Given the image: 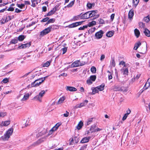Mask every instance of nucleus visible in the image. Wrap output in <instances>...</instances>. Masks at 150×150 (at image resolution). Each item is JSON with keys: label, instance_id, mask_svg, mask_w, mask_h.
<instances>
[{"label": "nucleus", "instance_id": "obj_1", "mask_svg": "<svg viewBox=\"0 0 150 150\" xmlns=\"http://www.w3.org/2000/svg\"><path fill=\"white\" fill-rule=\"evenodd\" d=\"M13 131V129L12 128H11L8 129L4 136H2V138L3 140L4 141L8 140L12 135Z\"/></svg>", "mask_w": 150, "mask_h": 150}, {"label": "nucleus", "instance_id": "obj_2", "mask_svg": "<svg viewBox=\"0 0 150 150\" xmlns=\"http://www.w3.org/2000/svg\"><path fill=\"white\" fill-rule=\"evenodd\" d=\"M85 64V62H81L80 60H77L73 62L71 65V67H74L83 65Z\"/></svg>", "mask_w": 150, "mask_h": 150}, {"label": "nucleus", "instance_id": "obj_3", "mask_svg": "<svg viewBox=\"0 0 150 150\" xmlns=\"http://www.w3.org/2000/svg\"><path fill=\"white\" fill-rule=\"evenodd\" d=\"M45 92L44 90L41 91L39 93L38 95L35 96L34 98L36 99L37 100L41 102L42 101V98L44 96Z\"/></svg>", "mask_w": 150, "mask_h": 150}, {"label": "nucleus", "instance_id": "obj_4", "mask_svg": "<svg viewBox=\"0 0 150 150\" xmlns=\"http://www.w3.org/2000/svg\"><path fill=\"white\" fill-rule=\"evenodd\" d=\"M44 81V79H43L41 81L40 79H36L34 82L32 83L31 84V86L32 87H36L38 86Z\"/></svg>", "mask_w": 150, "mask_h": 150}, {"label": "nucleus", "instance_id": "obj_5", "mask_svg": "<svg viewBox=\"0 0 150 150\" xmlns=\"http://www.w3.org/2000/svg\"><path fill=\"white\" fill-rule=\"evenodd\" d=\"M52 28V26L45 28L44 30L40 32V35L41 36H43L48 34L50 32Z\"/></svg>", "mask_w": 150, "mask_h": 150}, {"label": "nucleus", "instance_id": "obj_6", "mask_svg": "<svg viewBox=\"0 0 150 150\" xmlns=\"http://www.w3.org/2000/svg\"><path fill=\"white\" fill-rule=\"evenodd\" d=\"M30 120L29 118L24 119L22 122V127H26L30 125Z\"/></svg>", "mask_w": 150, "mask_h": 150}, {"label": "nucleus", "instance_id": "obj_7", "mask_svg": "<svg viewBox=\"0 0 150 150\" xmlns=\"http://www.w3.org/2000/svg\"><path fill=\"white\" fill-rule=\"evenodd\" d=\"M14 17V16L13 15L12 16H6L5 19H2L1 20V23L2 24H4L6 23H7L8 21L11 20L12 18H13Z\"/></svg>", "mask_w": 150, "mask_h": 150}, {"label": "nucleus", "instance_id": "obj_8", "mask_svg": "<svg viewBox=\"0 0 150 150\" xmlns=\"http://www.w3.org/2000/svg\"><path fill=\"white\" fill-rule=\"evenodd\" d=\"M103 34V31L102 30H100L96 33L95 38L97 39H100L102 37Z\"/></svg>", "mask_w": 150, "mask_h": 150}, {"label": "nucleus", "instance_id": "obj_9", "mask_svg": "<svg viewBox=\"0 0 150 150\" xmlns=\"http://www.w3.org/2000/svg\"><path fill=\"white\" fill-rule=\"evenodd\" d=\"M83 21L76 22L72 23L68 26L69 28H73L81 25L83 23Z\"/></svg>", "mask_w": 150, "mask_h": 150}, {"label": "nucleus", "instance_id": "obj_10", "mask_svg": "<svg viewBox=\"0 0 150 150\" xmlns=\"http://www.w3.org/2000/svg\"><path fill=\"white\" fill-rule=\"evenodd\" d=\"M58 7V6H56L52 10L47 14V16H50L54 13L57 10V8Z\"/></svg>", "mask_w": 150, "mask_h": 150}, {"label": "nucleus", "instance_id": "obj_11", "mask_svg": "<svg viewBox=\"0 0 150 150\" xmlns=\"http://www.w3.org/2000/svg\"><path fill=\"white\" fill-rule=\"evenodd\" d=\"M149 87H150V78L148 79L146 82L143 88L142 89V90L141 91V93L143 92L144 90H146Z\"/></svg>", "mask_w": 150, "mask_h": 150}, {"label": "nucleus", "instance_id": "obj_12", "mask_svg": "<svg viewBox=\"0 0 150 150\" xmlns=\"http://www.w3.org/2000/svg\"><path fill=\"white\" fill-rule=\"evenodd\" d=\"M88 102V101L87 100H85L83 102L76 105L75 107V108H77L84 106L87 104Z\"/></svg>", "mask_w": 150, "mask_h": 150}, {"label": "nucleus", "instance_id": "obj_13", "mask_svg": "<svg viewBox=\"0 0 150 150\" xmlns=\"http://www.w3.org/2000/svg\"><path fill=\"white\" fill-rule=\"evenodd\" d=\"M142 45V49L143 51L141 54H144L146 52L147 49V43L145 42H141V45Z\"/></svg>", "mask_w": 150, "mask_h": 150}, {"label": "nucleus", "instance_id": "obj_14", "mask_svg": "<svg viewBox=\"0 0 150 150\" xmlns=\"http://www.w3.org/2000/svg\"><path fill=\"white\" fill-rule=\"evenodd\" d=\"M91 14H90L89 12H88L81 16V18L83 19H87L90 17Z\"/></svg>", "mask_w": 150, "mask_h": 150}, {"label": "nucleus", "instance_id": "obj_15", "mask_svg": "<svg viewBox=\"0 0 150 150\" xmlns=\"http://www.w3.org/2000/svg\"><path fill=\"white\" fill-rule=\"evenodd\" d=\"M115 89H116V91H120L124 92H126L127 91L126 88H125L124 87H120L117 86H115Z\"/></svg>", "mask_w": 150, "mask_h": 150}, {"label": "nucleus", "instance_id": "obj_16", "mask_svg": "<svg viewBox=\"0 0 150 150\" xmlns=\"http://www.w3.org/2000/svg\"><path fill=\"white\" fill-rule=\"evenodd\" d=\"M10 121L9 120L2 121L0 123V126H7L10 124Z\"/></svg>", "mask_w": 150, "mask_h": 150}, {"label": "nucleus", "instance_id": "obj_17", "mask_svg": "<svg viewBox=\"0 0 150 150\" xmlns=\"http://www.w3.org/2000/svg\"><path fill=\"white\" fill-rule=\"evenodd\" d=\"M31 43V42H29L25 44H22L21 45L19 46L18 48L19 49H24L29 47L30 46Z\"/></svg>", "mask_w": 150, "mask_h": 150}, {"label": "nucleus", "instance_id": "obj_18", "mask_svg": "<svg viewBox=\"0 0 150 150\" xmlns=\"http://www.w3.org/2000/svg\"><path fill=\"white\" fill-rule=\"evenodd\" d=\"M71 139V140L69 143L70 145L73 144V143L74 142L75 143H77L79 141V138L76 137H74V138H72Z\"/></svg>", "mask_w": 150, "mask_h": 150}, {"label": "nucleus", "instance_id": "obj_19", "mask_svg": "<svg viewBox=\"0 0 150 150\" xmlns=\"http://www.w3.org/2000/svg\"><path fill=\"white\" fill-rule=\"evenodd\" d=\"M66 90L70 91H77V89L75 87L69 86L66 87Z\"/></svg>", "mask_w": 150, "mask_h": 150}, {"label": "nucleus", "instance_id": "obj_20", "mask_svg": "<svg viewBox=\"0 0 150 150\" xmlns=\"http://www.w3.org/2000/svg\"><path fill=\"white\" fill-rule=\"evenodd\" d=\"M144 101L147 111L148 110V109L149 110H150V102L146 101L144 100Z\"/></svg>", "mask_w": 150, "mask_h": 150}, {"label": "nucleus", "instance_id": "obj_21", "mask_svg": "<svg viewBox=\"0 0 150 150\" xmlns=\"http://www.w3.org/2000/svg\"><path fill=\"white\" fill-rule=\"evenodd\" d=\"M143 33L145 36L148 37H150V31L147 28H144Z\"/></svg>", "mask_w": 150, "mask_h": 150}, {"label": "nucleus", "instance_id": "obj_22", "mask_svg": "<svg viewBox=\"0 0 150 150\" xmlns=\"http://www.w3.org/2000/svg\"><path fill=\"white\" fill-rule=\"evenodd\" d=\"M65 99V97H62L59 99L58 101L56 103L57 104L59 105L62 103Z\"/></svg>", "mask_w": 150, "mask_h": 150}, {"label": "nucleus", "instance_id": "obj_23", "mask_svg": "<svg viewBox=\"0 0 150 150\" xmlns=\"http://www.w3.org/2000/svg\"><path fill=\"white\" fill-rule=\"evenodd\" d=\"M121 71L123 72V74L124 75H128V70L127 68H124L123 67L121 69Z\"/></svg>", "mask_w": 150, "mask_h": 150}, {"label": "nucleus", "instance_id": "obj_24", "mask_svg": "<svg viewBox=\"0 0 150 150\" xmlns=\"http://www.w3.org/2000/svg\"><path fill=\"white\" fill-rule=\"evenodd\" d=\"M83 126V122L82 121H81L78 124L77 126L76 127V128L77 129L79 130Z\"/></svg>", "mask_w": 150, "mask_h": 150}, {"label": "nucleus", "instance_id": "obj_25", "mask_svg": "<svg viewBox=\"0 0 150 150\" xmlns=\"http://www.w3.org/2000/svg\"><path fill=\"white\" fill-rule=\"evenodd\" d=\"M90 138V137H89L83 138L81 140V142L82 143H84L86 142H87L89 141V139Z\"/></svg>", "mask_w": 150, "mask_h": 150}, {"label": "nucleus", "instance_id": "obj_26", "mask_svg": "<svg viewBox=\"0 0 150 150\" xmlns=\"http://www.w3.org/2000/svg\"><path fill=\"white\" fill-rule=\"evenodd\" d=\"M134 33L137 38H138L140 34V32L139 30L137 28L135 29L134 30Z\"/></svg>", "mask_w": 150, "mask_h": 150}, {"label": "nucleus", "instance_id": "obj_27", "mask_svg": "<svg viewBox=\"0 0 150 150\" xmlns=\"http://www.w3.org/2000/svg\"><path fill=\"white\" fill-rule=\"evenodd\" d=\"M134 15V12L133 10H131L129 11L128 15V17L129 19H131L132 18L133 16Z\"/></svg>", "mask_w": 150, "mask_h": 150}, {"label": "nucleus", "instance_id": "obj_28", "mask_svg": "<svg viewBox=\"0 0 150 150\" xmlns=\"http://www.w3.org/2000/svg\"><path fill=\"white\" fill-rule=\"evenodd\" d=\"M85 38L84 36H83L82 37H79L78 38V41H76V42H78V41L79 42H84L85 41L84 40Z\"/></svg>", "mask_w": 150, "mask_h": 150}, {"label": "nucleus", "instance_id": "obj_29", "mask_svg": "<svg viewBox=\"0 0 150 150\" xmlns=\"http://www.w3.org/2000/svg\"><path fill=\"white\" fill-rule=\"evenodd\" d=\"M140 45H141V42L140 41H139L135 44L133 49L135 50H137Z\"/></svg>", "mask_w": 150, "mask_h": 150}, {"label": "nucleus", "instance_id": "obj_30", "mask_svg": "<svg viewBox=\"0 0 150 150\" xmlns=\"http://www.w3.org/2000/svg\"><path fill=\"white\" fill-rule=\"evenodd\" d=\"M96 125L94 124L93 125L91 126L90 128V130L91 131V133L95 132L96 131Z\"/></svg>", "mask_w": 150, "mask_h": 150}, {"label": "nucleus", "instance_id": "obj_31", "mask_svg": "<svg viewBox=\"0 0 150 150\" xmlns=\"http://www.w3.org/2000/svg\"><path fill=\"white\" fill-rule=\"evenodd\" d=\"M114 32V31H109L106 33V36L108 37H111L113 35Z\"/></svg>", "mask_w": 150, "mask_h": 150}, {"label": "nucleus", "instance_id": "obj_32", "mask_svg": "<svg viewBox=\"0 0 150 150\" xmlns=\"http://www.w3.org/2000/svg\"><path fill=\"white\" fill-rule=\"evenodd\" d=\"M105 86V84L104 83H103L101 85L97 86V87L98 88V90L99 91H101L104 90Z\"/></svg>", "mask_w": 150, "mask_h": 150}, {"label": "nucleus", "instance_id": "obj_33", "mask_svg": "<svg viewBox=\"0 0 150 150\" xmlns=\"http://www.w3.org/2000/svg\"><path fill=\"white\" fill-rule=\"evenodd\" d=\"M29 97V94L27 93L25 95L23 98L21 99V101H23L26 100Z\"/></svg>", "mask_w": 150, "mask_h": 150}, {"label": "nucleus", "instance_id": "obj_34", "mask_svg": "<svg viewBox=\"0 0 150 150\" xmlns=\"http://www.w3.org/2000/svg\"><path fill=\"white\" fill-rule=\"evenodd\" d=\"M99 91L97 87H95L93 90L91 94L94 95L95 93H98Z\"/></svg>", "mask_w": 150, "mask_h": 150}, {"label": "nucleus", "instance_id": "obj_35", "mask_svg": "<svg viewBox=\"0 0 150 150\" xmlns=\"http://www.w3.org/2000/svg\"><path fill=\"white\" fill-rule=\"evenodd\" d=\"M25 38V36L23 35H21L18 37V40L19 41H23L24 39Z\"/></svg>", "mask_w": 150, "mask_h": 150}, {"label": "nucleus", "instance_id": "obj_36", "mask_svg": "<svg viewBox=\"0 0 150 150\" xmlns=\"http://www.w3.org/2000/svg\"><path fill=\"white\" fill-rule=\"evenodd\" d=\"M7 115V113L5 112H0V118H4Z\"/></svg>", "mask_w": 150, "mask_h": 150}, {"label": "nucleus", "instance_id": "obj_37", "mask_svg": "<svg viewBox=\"0 0 150 150\" xmlns=\"http://www.w3.org/2000/svg\"><path fill=\"white\" fill-rule=\"evenodd\" d=\"M74 1H73L71 2H70L69 4L67 5V6H65L64 8H70L74 4Z\"/></svg>", "mask_w": 150, "mask_h": 150}, {"label": "nucleus", "instance_id": "obj_38", "mask_svg": "<svg viewBox=\"0 0 150 150\" xmlns=\"http://www.w3.org/2000/svg\"><path fill=\"white\" fill-rule=\"evenodd\" d=\"M96 24V22L95 21H92L91 22L89 23L87 25H88V27L89 26L90 27L95 25Z\"/></svg>", "mask_w": 150, "mask_h": 150}, {"label": "nucleus", "instance_id": "obj_39", "mask_svg": "<svg viewBox=\"0 0 150 150\" xmlns=\"http://www.w3.org/2000/svg\"><path fill=\"white\" fill-rule=\"evenodd\" d=\"M143 20L145 22L148 23L150 21V15L144 17Z\"/></svg>", "mask_w": 150, "mask_h": 150}, {"label": "nucleus", "instance_id": "obj_40", "mask_svg": "<svg viewBox=\"0 0 150 150\" xmlns=\"http://www.w3.org/2000/svg\"><path fill=\"white\" fill-rule=\"evenodd\" d=\"M43 140L42 139H40L37 141V142L35 143L34 144V146H35L40 144L42 142Z\"/></svg>", "mask_w": 150, "mask_h": 150}, {"label": "nucleus", "instance_id": "obj_41", "mask_svg": "<svg viewBox=\"0 0 150 150\" xmlns=\"http://www.w3.org/2000/svg\"><path fill=\"white\" fill-rule=\"evenodd\" d=\"M97 13L96 11H91V12H89V13L91 14L90 17H91L93 16H95L96 15Z\"/></svg>", "mask_w": 150, "mask_h": 150}, {"label": "nucleus", "instance_id": "obj_42", "mask_svg": "<svg viewBox=\"0 0 150 150\" xmlns=\"http://www.w3.org/2000/svg\"><path fill=\"white\" fill-rule=\"evenodd\" d=\"M55 19L54 18H51L48 20L47 23L45 24V25H48L50 23H53L54 22Z\"/></svg>", "mask_w": 150, "mask_h": 150}, {"label": "nucleus", "instance_id": "obj_43", "mask_svg": "<svg viewBox=\"0 0 150 150\" xmlns=\"http://www.w3.org/2000/svg\"><path fill=\"white\" fill-rule=\"evenodd\" d=\"M93 119V117L88 119L87 120L86 122L87 125H88L89 124H90L92 122Z\"/></svg>", "mask_w": 150, "mask_h": 150}, {"label": "nucleus", "instance_id": "obj_44", "mask_svg": "<svg viewBox=\"0 0 150 150\" xmlns=\"http://www.w3.org/2000/svg\"><path fill=\"white\" fill-rule=\"evenodd\" d=\"M58 128V127H57V125H56V124L55 125L53 128H52V129L50 131V132H54Z\"/></svg>", "mask_w": 150, "mask_h": 150}, {"label": "nucleus", "instance_id": "obj_45", "mask_svg": "<svg viewBox=\"0 0 150 150\" xmlns=\"http://www.w3.org/2000/svg\"><path fill=\"white\" fill-rule=\"evenodd\" d=\"M96 76L95 75L91 76L90 77V79L93 81H95L96 79Z\"/></svg>", "mask_w": 150, "mask_h": 150}, {"label": "nucleus", "instance_id": "obj_46", "mask_svg": "<svg viewBox=\"0 0 150 150\" xmlns=\"http://www.w3.org/2000/svg\"><path fill=\"white\" fill-rule=\"evenodd\" d=\"M18 42V39L16 38L13 39L10 42V43L16 44Z\"/></svg>", "mask_w": 150, "mask_h": 150}, {"label": "nucleus", "instance_id": "obj_47", "mask_svg": "<svg viewBox=\"0 0 150 150\" xmlns=\"http://www.w3.org/2000/svg\"><path fill=\"white\" fill-rule=\"evenodd\" d=\"M79 16L80 15L74 16L72 19V20L73 21H75L79 20Z\"/></svg>", "mask_w": 150, "mask_h": 150}, {"label": "nucleus", "instance_id": "obj_48", "mask_svg": "<svg viewBox=\"0 0 150 150\" xmlns=\"http://www.w3.org/2000/svg\"><path fill=\"white\" fill-rule=\"evenodd\" d=\"M50 63L49 62L47 61L43 64L42 66L43 67H48L50 65Z\"/></svg>", "mask_w": 150, "mask_h": 150}, {"label": "nucleus", "instance_id": "obj_49", "mask_svg": "<svg viewBox=\"0 0 150 150\" xmlns=\"http://www.w3.org/2000/svg\"><path fill=\"white\" fill-rule=\"evenodd\" d=\"M139 2V0H133V4L136 6L138 4Z\"/></svg>", "mask_w": 150, "mask_h": 150}, {"label": "nucleus", "instance_id": "obj_50", "mask_svg": "<svg viewBox=\"0 0 150 150\" xmlns=\"http://www.w3.org/2000/svg\"><path fill=\"white\" fill-rule=\"evenodd\" d=\"M96 69L94 67H92L91 68V71L93 73L96 72Z\"/></svg>", "mask_w": 150, "mask_h": 150}, {"label": "nucleus", "instance_id": "obj_51", "mask_svg": "<svg viewBox=\"0 0 150 150\" xmlns=\"http://www.w3.org/2000/svg\"><path fill=\"white\" fill-rule=\"evenodd\" d=\"M8 82V79L7 78H5L2 81V82L6 83Z\"/></svg>", "mask_w": 150, "mask_h": 150}, {"label": "nucleus", "instance_id": "obj_52", "mask_svg": "<svg viewBox=\"0 0 150 150\" xmlns=\"http://www.w3.org/2000/svg\"><path fill=\"white\" fill-rule=\"evenodd\" d=\"M111 64L112 66L113 67H115V60L113 59H112L111 62Z\"/></svg>", "mask_w": 150, "mask_h": 150}, {"label": "nucleus", "instance_id": "obj_53", "mask_svg": "<svg viewBox=\"0 0 150 150\" xmlns=\"http://www.w3.org/2000/svg\"><path fill=\"white\" fill-rule=\"evenodd\" d=\"M107 72L109 73V74L108 76V78L109 80L111 79H112V74L109 71H107Z\"/></svg>", "mask_w": 150, "mask_h": 150}, {"label": "nucleus", "instance_id": "obj_54", "mask_svg": "<svg viewBox=\"0 0 150 150\" xmlns=\"http://www.w3.org/2000/svg\"><path fill=\"white\" fill-rule=\"evenodd\" d=\"M88 27V25H83L82 27H80L79 28V30H83L85 28H87Z\"/></svg>", "mask_w": 150, "mask_h": 150}, {"label": "nucleus", "instance_id": "obj_55", "mask_svg": "<svg viewBox=\"0 0 150 150\" xmlns=\"http://www.w3.org/2000/svg\"><path fill=\"white\" fill-rule=\"evenodd\" d=\"M98 21L99 24H103L104 23V20L101 19H99Z\"/></svg>", "mask_w": 150, "mask_h": 150}, {"label": "nucleus", "instance_id": "obj_56", "mask_svg": "<svg viewBox=\"0 0 150 150\" xmlns=\"http://www.w3.org/2000/svg\"><path fill=\"white\" fill-rule=\"evenodd\" d=\"M17 5L18 7L21 9L25 6V5L23 4H17Z\"/></svg>", "mask_w": 150, "mask_h": 150}, {"label": "nucleus", "instance_id": "obj_57", "mask_svg": "<svg viewBox=\"0 0 150 150\" xmlns=\"http://www.w3.org/2000/svg\"><path fill=\"white\" fill-rule=\"evenodd\" d=\"M119 65H123L124 67H125L126 66L125 62L124 61H121L120 62V63L119 64Z\"/></svg>", "mask_w": 150, "mask_h": 150}, {"label": "nucleus", "instance_id": "obj_58", "mask_svg": "<svg viewBox=\"0 0 150 150\" xmlns=\"http://www.w3.org/2000/svg\"><path fill=\"white\" fill-rule=\"evenodd\" d=\"M49 19V18L48 17H46L45 18L42 19V20H41V22H45L47 21H48Z\"/></svg>", "mask_w": 150, "mask_h": 150}, {"label": "nucleus", "instance_id": "obj_59", "mask_svg": "<svg viewBox=\"0 0 150 150\" xmlns=\"http://www.w3.org/2000/svg\"><path fill=\"white\" fill-rule=\"evenodd\" d=\"M7 11H13L14 10V8L13 7H10L8 9Z\"/></svg>", "mask_w": 150, "mask_h": 150}, {"label": "nucleus", "instance_id": "obj_60", "mask_svg": "<svg viewBox=\"0 0 150 150\" xmlns=\"http://www.w3.org/2000/svg\"><path fill=\"white\" fill-rule=\"evenodd\" d=\"M87 6L88 8H91L92 7V4L90 3H88L87 4Z\"/></svg>", "mask_w": 150, "mask_h": 150}, {"label": "nucleus", "instance_id": "obj_61", "mask_svg": "<svg viewBox=\"0 0 150 150\" xmlns=\"http://www.w3.org/2000/svg\"><path fill=\"white\" fill-rule=\"evenodd\" d=\"M86 82L87 84L89 85L91 84L92 83V80L90 79L87 80Z\"/></svg>", "mask_w": 150, "mask_h": 150}, {"label": "nucleus", "instance_id": "obj_62", "mask_svg": "<svg viewBox=\"0 0 150 150\" xmlns=\"http://www.w3.org/2000/svg\"><path fill=\"white\" fill-rule=\"evenodd\" d=\"M67 48L66 47H64L62 49L63 51L62 54H64L66 53L67 51Z\"/></svg>", "mask_w": 150, "mask_h": 150}, {"label": "nucleus", "instance_id": "obj_63", "mask_svg": "<svg viewBox=\"0 0 150 150\" xmlns=\"http://www.w3.org/2000/svg\"><path fill=\"white\" fill-rule=\"evenodd\" d=\"M127 116H128V115H127L126 114H125L122 117V120L124 121V120H125L127 118Z\"/></svg>", "mask_w": 150, "mask_h": 150}, {"label": "nucleus", "instance_id": "obj_64", "mask_svg": "<svg viewBox=\"0 0 150 150\" xmlns=\"http://www.w3.org/2000/svg\"><path fill=\"white\" fill-rule=\"evenodd\" d=\"M66 112H67L66 113L64 114L63 115L64 117H67L68 116L69 114V113L67 111H66Z\"/></svg>", "mask_w": 150, "mask_h": 150}]
</instances>
